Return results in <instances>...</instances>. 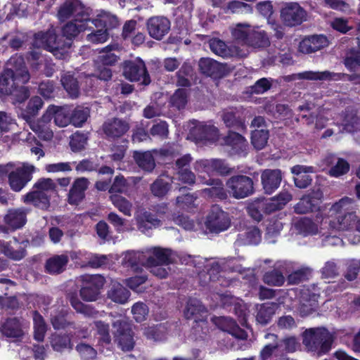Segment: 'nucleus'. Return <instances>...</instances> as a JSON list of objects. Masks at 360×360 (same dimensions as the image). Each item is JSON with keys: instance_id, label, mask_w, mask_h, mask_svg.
Returning <instances> with one entry per match:
<instances>
[{"instance_id": "nucleus-16", "label": "nucleus", "mask_w": 360, "mask_h": 360, "mask_svg": "<svg viewBox=\"0 0 360 360\" xmlns=\"http://www.w3.org/2000/svg\"><path fill=\"white\" fill-rule=\"evenodd\" d=\"M151 258L146 255V248L141 251L129 250L122 255V264L126 268H130L134 271H138L141 266L151 263Z\"/></svg>"}, {"instance_id": "nucleus-19", "label": "nucleus", "mask_w": 360, "mask_h": 360, "mask_svg": "<svg viewBox=\"0 0 360 360\" xmlns=\"http://www.w3.org/2000/svg\"><path fill=\"white\" fill-rule=\"evenodd\" d=\"M128 123L119 118L108 119L102 126L105 135L109 139L119 138L129 130Z\"/></svg>"}, {"instance_id": "nucleus-23", "label": "nucleus", "mask_w": 360, "mask_h": 360, "mask_svg": "<svg viewBox=\"0 0 360 360\" xmlns=\"http://www.w3.org/2000/svg\"><path fill=\"white\" fill-rule=\"evenodd\" d=\"M230 31L235 42L248 46L251 32L254 31V26L248 23H237L230 27Z\"/></svg>"}, {"instance_id": "nucleus-11", "label": "nucleus", "mask_w": 360, "mask_h": 360, "mask_svg": "<svg viewBox=\"0 0 360 360\" xmlns=\"http://www.w3.org/2000/svg\"><path fill=\"white\" fill-rule=\"evenodd\" d=\"M82 287L80 290L82 298L86 302L96 301L100 293V289L104 284V279L98 275H86L82 276Z\"/></svg>"}, {"instance_id": "nucleus-12", "label": "nucleus", "mask_w": 360, "mask_h": 360, "mask_svg": "<svg viewBox=\"0 0 360 360\" xmlns=\"http://www.w3.org/2000/svg\"><path fill=\"white\" fill-rule=\"evenodd\" d=\"M58 16L60 20L64 21L72 18H82L83 20H87L89 13L88 9L84 7L79 0H66L59 8Z\"/></svg>"}, {"instance_id": "nucleus-60", "label": "nucleus", "mask_w": 360, "mask_h": 360, "mask_svg": "<svg viewBox=\"0 0 360 360\" xmlns=\"http://www.w3.org/2000/svg\"><path fill=\"white\" fill-rule=\"evenodd\" d=\"M296 226L300 232L304 235H314L318 232L317 225L310 219L307 217L300 219L297 222Z\"/></svg>"}, {"instance_id": "nucleus-35", "label": "nucleus", "mask_w": 360, "mask_h": 360, "mask_svg": "<svg viewBox=\"0 0 360 360\" xmlns=\"http://www.w3.org/2000/svg\"><path fill=\"white\" fill-rule=\"evenodd\" d=\"M129 296V291L120 283H113L108 292V297L120 304L127 302Z\"/></svg>"}, {"instance_id": "nucleus-45", "label": "nucleus", "mask_w": 360, "mask_h": 360, "mask_svg": "<svg viewBox=\"0 0 360 360\" xmlns=\"http://www.w3.org/2000/svg\"><path fill=\"white\" fill-rule=\"evenodd\" d=\"M68 299L72 307L79 313L83 314L86 316L96 317L98 312L91 305L84 304L79 301L77 295L69 294Z\"/></svg>"}, {"instance_id": "nucleus-2", "label": "nucleus", "mask_w": 360, "mask_h": 360, "mask_svg": "<svg viewBox=\"0 0 360 360\" xmlns=\"http://www.w3.org/2000/svg\"><path fill=\"white\" fill-rule=\"evenodd\" d=\"M30 79L27 69H5L0 75V97L10 96L13 103H22L30 96L24 86Z\"/></svg>"}, {"instance_id": "nucleus-21", "label": "nucleus", "mask_w": 360, "mask_h": 360, "mask_svg": "<svg viewBox=\"0 0 360 360\" xmlns=\"http://www.w3.org/2000/svg\"><path fill=\"white\" fill-rule=\"evenodd\" d=\"M190 136L195 141H214L217 136V129L211 124L198 122L190 131Z\"/></svg>"}, {"instance_id": "nucleus-53", "label": "nucleus", "mask_w": 360, "mask_h": 360, "mask_svg": "<svg viewBox=\"0 0 360 360\" xmlns=\"http://www.w3.org/2000/svg\"><path fill=\"white\" fill-rule=\"evenodd\" d=\"M110 200L114 206L122 212L124 215H131L132 204L123 196L120 195H113L110 196Z\"/></svg>"}, {"instance_id": "nucleus-37", "label": "nucleus", "mask_w": 360, "mask_h": 360, "mask_svg": "<svg viewBox=\"0 0 360 360\" xmlns=\"http://www.w3.org/2000/svg\"><path fill=\"white\" fill-rule=\"evenodd\" d=\"M133 157L139 167L146 172H150L155 167V159L149 151H134Z\"/></svg>"}, {"instance_id": "nucleus-30", "label": "nucleus", "mask_w": 360, "mask_h": 360, "mask_svg": "<svg viewBox=\"0 0 360 360\" xmlns=\"http://www.w3.org/2000/svg\"><path fill=\"white\" fill-rule=\"evenodd\" d=\"M118 24L119 22L115 15L105 11L98 14L94 20L90 18L89 22V25H94L95 28H103L108 32L109 29L117 27Z\"/></svg>"}, {"instance_id": "nucleus-54", "label": "nucleus", "mask_w": 360, "mask_h": 360, "mask_svg": "<svg viewBox=\"0 0 360 360\" xmlns=\"http://www.w3.org/2000/svg\"><path fill=\"white\" fill-rule=\"evenodd\" d=\"M205 307L201 302L195 298H190L184 309V316L187 319L193 318L195 315L205 311Z\"/></svg>"}, {"instance_id": "nucleus-6", "label": "nucleus", "mask_w": 360, "mask_h": 360, "mask_svg": "<svg viewBox=\"0 0 360 360\" xmlns=\"http://www.w3.org/2000/svg\"><path fill=\"white\" fill-rule=\"evenodd\" d=\"M226 263L225 258L208 261L200 257H195L193 264L196 269L199 271L198 276L200 285L204 286L211 281L218 280L219 274L223 272L221 266Z\"/></svg>"}, {"instance_id": "nucleus-49", "label": "nucleus", "mask_w": 360, "mask_h": 360, "mask_svg": "<svg viewBox=\"0 0 360 360\" xmlns=\"http://www.w3.org/2000/svg\"><path fill=\"white\" fill-rule=\"evenodd\" d=\"M33 322L34 339L41 342L44 339L47 327L42 316L36 311L33 312Z\"/></svg>"}, {"instance_id": "nucleus-20", "label": "nucleus", "mask_w": 360, "mask_h": 360, "mask_svg": "<svg viewBox=\"0 0 360 360\" xmlns=\"http://www.w3.org/2000/svg\"><path fill=\"white\" fill-rule=\"evenodd\" d=\"M282 174L280 169H265L261 175V181L264 192L271 194L280 186Z\"/></svg>"}, {"instance_id": "nucleus-26", "label": "nucleus", "mask_w": 360, "mask_h": 360, "mask_svg": "<svg viewBox=\"0 0 360 360\" xmlns=\"http://www.w3.org/2000/svg\"><path fill=\"white\" fill-rule=\"evenodd\" d=\"M27 212L23 208L9 210L4 217L6 224L13 231L20 229L26 223Z\"/></svg>"}, {"instance_id": "nucleus-9", "label": "nucleus", "mask_w": 360, "mask_h": 360, "mask_svg": "<svg viewBox=\"0 0 360 360\" xmlns=\"http://www.w3.org/2000/svg\"><path fill=\"white\" fill-rule=\"evenodd\" d=\"M205 225L210 232L218 233L229 228L231 219L228 213L223 211L218 205H214L207 217Z\"/></svg>"}, {"instance_id": "nucleus-14", "label": "nucleus", "mask_w": 360, "mask_h": 360, "mask_svg": "<svg viewBox=\"0 0 360 360\" xmlns=\"http://www.w3.org/2000/svg\"><path fill=\"white\" fill-rule=\"evenodd\" d=\"M198 178L202 184L210 186L202 190V194L205 197L219 200H226L228 198V189L224 188L223 181L221 179H207L201 175H199Z\"/></svg>"}, {"instance_id": "nucleus-24", "label": "nucleus", "mask_w": 360, "mask_h": 360, "mask_svg": "<svg viewBox=\"0 0 360 360\" xmlns=\"http://www.w3.org/2000/svg\"><path fill=\"white\" fill-rule=\"evenodd\" d=\"M291 172L295 175L294 177L295 184L300 188H307L311 182L309 173L314 172L313 167L305 165H295L291 168Z\"/></svg>"}, {"instance_id": "nucleus-39", "label": "nucleus", "mask_w": 360, "mask_h": 360, "mask_svg": "<svg viewBox=\"0 0 360 360\" xmlns=\"http://www.w3.org/2000/svg\"><path fill=\"white\" fill-rule=\"evenodd\" d=\"M94 326L96 329L94 336L98 344L102 346L108 345L111 342L109 324L101 321H96L94 322Z\"/></svg>"}, {"instance_id": "nucleus-18", "label": "nucleus", "mask_w": 360, "mask_h": 360, "mask_svg": "<svg viewBox=\"0 0 360 360\" xmlns=\"http://www.w3.org/2000/svg\"><path fill=\"white\" fill-rule=\"evenodd\" d=\"M90 182L85 177L77 178L72 183L68 195V202L70 205H77L85 198V192Z\"/></svg>"}, {"instance_id": "nucleus-61", "label": "nucleus", "mask_w": 360, "mask_h": 360, "mask_svg": "<svg viewBox=\"0 0 360 360\" xmlns=\"http://www.w3.org/2000/svg\"><path fill=\"white\" fill-rule=\"evenodd\" d=\"M170 188L169 181L158 178L150 186L152 193L157 197L164 196Z\"/></svg>"}, {"instance_id": "nucleus-56", "label": "nucleus", "mask_w": 360, "mask_h": 360, "mask_svg": "<svg viewBox=\"0 0 360 360\" xmlns=\"http://www.w3.org/2000/svg\"><path fill=\"white\" fill-rule=\"evenodd\" d=\"M188 101V92L186 89H179L170 97L169 103L172 106L180 110L184 108Z\"/></svg>"}, {"instance_id": "nucleus-7", "label": "nucleus", "mask_w": 360, "mask_h": 360, "mask_svg": "<svg viewBox=\"0 0 360 360\" xmlns=\"http://www.w3.org/2000/svg\"><path fill=\"white\" fill-rule=\"evenodd\" d=\"M228 192L236 199L245 198L254 192L252 179L245 175H235L226 182Z\"/></svg>"}, {"instance_id": "nucleus-47", "label": "nucleus", "mask_w": 360, "mask_h": 360, "mask_svg": "<svg viewBox=\"0 0 360 360\" xmlns=\"http://www.w3.org/2000/svg\"><path fill=\"white\" fill-rule=\"evenodd\" d=\"M225 141L227 145L231 146L236 153L243 152L247 147L245 139L238 133L230 131L226 137Z\"/></svg>"}, {"instance_id": "nucleus-43", "label": "nucleus", "mask_w": 360, "mask_h": 360, "mask_svg": "<svg viewBox=\"0 0 360 360\" xmlns=\"http://www.w3.org/2000/svg\"><path fill=\"white\" fill-rule=\"evenodd\" d=\"M43 104L44 103L40 97L37 96H33L29 101L25 112H22L21 117L26 122H30V120L38 114Z\"/></svg>"}, {"instance_id": "nucleus-5", "label": "nucleus", "mask_w": 360, "mask_h": 360, "mask_svg": "<svg viewBox=\"0 0 360 360\" xmlns=\"http://www.w3.org/2000/svg\"><path fill=\"white\" fill-rule=\"evenodd\" d=\"M333 340V335L324 328H310L304 333V345L309 350L319 354L330 349Z\"/></svg>"}, {"instance_id": "nucleus-3", "label": "nucleus", "mask_w": 360, "mask_h": 360, "mask_svg": "<svg viewBox=\"0 0 360 360\" xmlns=\"http://www.w3.org/2000/svg\"><path fill=\"white\" fill-rule=\"evenodd\" d=\"M356 209L354 200L349 197H344L333 203L329 209V214L335 219L328 221L329 229L334 232L354 231L357 218Z\"/></svg>"}, {"instance_id": "nucleus-42", "label": "nucleus", "mask_w": 360, "mask_h": 360, "mask_svg": "<svg viewBox=\"0 0 360 360\" xmlns=\"http://www.w3.org/2000/svg\"><path fill=\"white\" fill-rule=\"evenodd\" d=\"M61 83L70 97L75 98L79 94V87L77 79L70 72L61 76Z\"/></svg>"}, {"instance_id": "nucleus-64", "label": "nucleus", "mask_w": 360, "mask_h": 360, "mask_svg": "<svg viewBox=\"0 0 360 360\" xmlns=\"http://www.w3.org/2000/svg\"><path fill=\"white\" fill-rule=\"evenodd\" d=\"M131 313L137 322H141L146 320L148 314V307L145 303L138 302L132 306Z\"/></svg>"}, {"instance_id": "nucleus-28", "label": "nucleus", "mask_w": 360, "mask_h": 360, "mask_svg": "<svg viewBox=\"0 0 360 360\" xmlns=\"http://www.w3.org/2000/svg\"><path fill=\"white\" fill-rule=\"evenodd\" d=\"M69 262L66 255H56L49 257L45 264V270L50 274H59L65 270Z\"/></svg>"}, {"instance_id": "nucleus-62", "label": "nucleus", "mask_w": 360, "mask_h": 360, "mask_svg": "<svg viewBox=\"0 0 360 360\" xmlns=\"http://www.w3.org/2000/svg\"><path fill=\"white\" fill-rule=\"evenodd\" d=\"M71 122V116L65 108L55 106L54 123L60 127H64Z\"/></svg>"}, {"instance_id": "nucleus-22", "label": "nucleus", "mask_w": 360, "mask_h": 360, "mask_svg": "<svg viewBox=\"0 0 360 360\" xmlns=\"http://www.w3.org/2000/svg\"><path fill=\"white\" fill-rule=\"evenodd\" d=\"M328 44L327 38L323 35H314L304 39L299 45V50L303 53L316 52Z\"/></svg>"}, {"instance_id": "nucleus-51", "label": "nucleus", "mask_w": 360, "mask_h": 360, "mask_svg": "<svg viewBox=\"0 0 360 360\" xmlns=\"http://www.w3.org/2000/svg\"><path fill=\"white\" fill-rule=\"evenodd\" d=\"M269 131L266 129H253L251 136V142L257 150L262 149L267 143Z\"/></svg>"}, {"instance_id": "nucleus-55", "label": "nucleus", "mask_w": 360, "mask_h": 360, "mask_svg": "<svg viewBox=\"0 0 360 360\" xmlns=\"http://www.w3.org/2000/svg\"><path fill=\"white\" fill-rule=\"evenodd\" d=\"M311 274V269L308 267L302 266L292 271L288 276V282L292 285L298 284L306 280Z\"/></svg>"}, {"instance_id": "nucleus-8", "label": "nucleus", "mask_w": 360, "mask_h": 360, "mask_svg": "<svg viewBox=\"0 0 360 360\" xmlns=\"http://www.w3.org/2000/svg\"><path fill=\"white\" fill-rule=\"evenodd\" d=\"M194 169L198 176L206 173L208 175L218 174L226 176L233 172V169L221 159L199 160L194 163Z\"/></svg>"}, {"instance_id": "nucleus-10", "label": "nucleus", "mask_w": 360, "mask_h": 360, "mask_svg": "<svg viewBox=\"0 0 360 360\" xmlns=\"http://www.w3.org/2000/svg\"><path fill=\"white\" fill-rule=\"evenodd\" d=\"M36 167L28 163H24L22 167H16L9 176L8 184L15 192L20 191L32 179Z\"/></svg>"}, {"instance_id": "nucleus-13", "label": "nucleus", "mask_w": 360, "mask_h": 360, "mask_svg": "<svg viewBox=\"0 0 360 360\" xmlns=\"http://www.w3.org/2000/svg\"><path fill=\"white\" fill-rule=\"evenodd\" d=\"M281 18L285 25L292 27L307 20V12L297 3H286L281 8Z\"/></svg>"}, {"instance_id": "nucleus-15", "label": "nucleus", "mask_w": 360, "mask_h": 360, "mask_svg": "<svg viewBox=\"0 0 360 360\" xmlns=\"http://www.w3.org/2000/svg\"><path fill=\"white\" fill-rule=\"evenodd\" d=\"M113 327L116 328L115 336L122 349L131 350L134 346V340L129 325L125 321L118 320L113 323Z\"/></svg>"}, {"instance_id": "nucleus-33", "label": "nucleus", "mask_w": 360, "mask_h": 360, "mask_svg": "<svg viewBox=\"0 0 360 360\" xmlns=\"http://www.w3.org/2000/svg\"><path fill=\"white\" fill-rule=\"evenodd\" d=\"M292 195L288 191H281L278 195L271 198L265 204L266 212H272L282 209L288 202L292 200Z\"/></svg>"}, {"instance_id": "nucleus-57", "label": "nucleus", "mask_w": 360, "mask_h": 360, "mask_svg": "<svg viewBox=\"0 0 360 360\" xmlns=\"http://www.w3.org/2000/svg\"><path fill=\"white\" fill-rule=\"evenodd\" d=\"M17 127L15 120L11 114L4 111L0 112V130L2 133L14 131Z\"/></svg>"}, {"instance_id": "nucleus-25", "label": "nucleus", "mask_w": 360, "mask_h": 360, "mask_svg": "<svg viewBox=\"0 0 360 360\" xmlns=\"http://www.w3.org/2000/svg\"><path fill=\"white\" fill-rule=\"evenodd\" d=\"M288 265L289 264L284 262L277 265L274 269L266 272L263 276L264 282L269 285L281 286L285 280L283 271H285L286 274L290 273V271L288 270Z\"/></svg>"}, {"instance_id": "nucleus-32", "label": "nucleus", "mask_w": 360, "mask_h": 360, "mask_svg": "<svg viewBox=\"0 0 360 360\" xmlns=\"http://www.w3.org/2000/svg\"><path fill=\"white\" fill-rule=\"evenodd\" d=\"M316 198L311 195H304L300 202L294 207L295 212L297 214H306L312 212L318 207L319 200L321 197L319 193H316Z\"/></svg>"}, {"instance_id": "nucleus-58", "label": "nucleus", "mask_w": 360, "mask_h": 360, "mask_svg": "<svg viewBox=\"0 0 360 360\" xmlns=\"http://www.w3.org/2000/svg\"><path fill=\"white\" fill-rule=\"evenodd\" d=\"M92 28L90 30L91 32L86 35V40L93 44H103L109 39V33L106 30L103 28Z\"/></svg>"}, {"instance_id": "nucleus-29", "label": "nucleus", "mask_w": 360, "mask_h": 360, "mask_svg": "<svg viewBox=\"0 0 360 360\" xmlns=\"http://www.w3.org/2000/svg\"><path fill=\"white\" fill-rule=\"evenodd\" d=\"M115 49V45H108L99 50L94 58L96 64L98 66L115 65L118 60V57L112 52Z\"/></svg>"}, {"instance_id": "nucleus-44", "label": "nucleus", "mask_w": 360, "mask_h": 360, "mask_svg": "<svg viewBox=\"0 0 360 360\" xmlns=\"http://www.w3.org/2000/svg\"><path fill=\"white\" fill-rule=\"evenodd\" d=\"M50 342L52 348L56 352L72 349L71 338L68 335L55 333L51 335Z\"/></svg>"}, {"instance_id": "nucleus-4", "label": "nucleus", "mask_w": 360, "mask_h": 360, "mask_svg": "<svg viewBox=\"0 0 360 360\" xmlns=\"http://www.w3.org/2000/svg\"><path fill=\"white\" fill-rule=\"evenodd\" d=\"M57 194V184L51 178H40L33 185L32 190L25 195L23 200L41 210L50 205L51 198Z\"/></svg>"}, {"instance_id": "nucleus-48", "label": "nucleus", "mask_w": 360, "mask_h": 360, "mask_svg": "<svg viewBox=\"0 0 360 360\" xmlns=\"http://www.w3.org/2000/svg\"><path fill=\"white\" fill-rule=\"evenodd\" d=\"M14 247L11 243L5 244L1 249L2 252L8 257L13 260H20L26 255L24 248L19 245L16 239L14 240Z\"/></svg>"}, {"instance_id": "nucleus-31", "label": "nucleus", "mask_w": 360, "mask_h": 360, "mask_svg": "<svg viewBox=\"0 0 360 360\" xmlns=\"http://www.w3.org/2000/svg\"><path fill=\"white\" fill-rule=\"evenodd\" d=\"M146 253L151 258V263H148V265H151L155 263L161 264H168L170 261L171 250L169 249H164L159 247H151L146 248Z\"/></svg>"}, {"instance_id": "nucleus-36", "label": "nucleus", "mask_w": 360, "mask_h": 360, "mask_svg": "<svg viewBox=\"0 0 360 360\" xmlns=\"http://www.w3.org/2000/svg\"><path fill=\"white\" fill-rule=\"evenodd\" d=\"M270 45V40L264 30L259 27H254L250 37L248 46L254 49H263Z\"/></svg>"}, {"instance_id": "nucleus-38", "label": "nucleus", "mask_w": 360, "mask_h": 360, "mask_svg": "<svg viewBox=\"0 0 360 360\" xmlns=\"http://www.w3.org/2000/svg\"><path fill=\"white\" fill-rule=\"evenodd\" d=\"M262 239L261 232L255 226L248 228L244 233L238 236V245H257Z\"/></svg>"}, {"instance_id": "nucleus-34", "label": "nucleus", "mask_w": 360, "mask_h": 360, "mask_svg": "<svg viewBox=\"0 0 360 360\" xmlns=\"http://www.w3.org/2000/svg\"><path fill=\"white\" fill-rule=\"evenodd\" d=\"M0 331L8 338H19L22 335L21 326L17 318L6 319L0 327Z\"/></svg>"}, {"instance_id": "nucleus-17", "label": "nucleus", "mask_w": 360, "mask_h": 360, "mask_svg": "<svg viewBox=\"0 0 360 360\" xmlns=\"http://www.w3.org/2000/svg\"><path fill=\"white\" fill-rule=\"evenodd\" d=\"M146 25L150 36L156 40H161L170 30L171 22L165 17L154 16L148 20Z\"/></svg>"}, {"instance_id": "nucleus-40", "label": "nucleus", "mask_w": 360, "mask_h": 360, "mask_svg": "<svg viewBox=\"0 0 360 360\" xmlns=\"http://www.w3.org/2000/svg\"><path fill=\"white\" fill-rule=\"evenodd\" d=\"M136 220L138 229L144 233H146L150 229L160 225V221L148 212L141 214L137 217Z\"/></svg>"}, {"instance_id": "nucleus-59", "label": "nucleus", "mask_w": 360, "mask_h": 360, "mask_svg": "<svg viewBox=\"0 0 360 360\" xmlns=\"http://www.w3.org/2000/svg\"><path fill=\"white\" fill-rule=\"evenodd\" d=\"M194 69H180L177 73V84L181 86H189L192 83L197 82L196 77H193Z\"/></svg>"}, {"instance_id": "nucleus-46", "label": "nucleus", "mask_w": 360, "mask_h": 360, "mask_svg": "<svg viewBox=\"0 0 360 360\" xmlns=\"http://www.w3.org/2000/svg\"><path fill=\"white\" fill-rule=\"evenodd\" d=\"M124 75L131 82H139L142 84L148 85L150 83L147 69H125Z\"/></svg>"}, {"instance_id": "nucleus-63", "label": "nucleus", "mask_w": 360, "mask_h": 360, "mask_svg": "<svg viewBox=\"0 0 360 360\" xmlns=\"http://www.w3.org/2000/svg\"><path fill=\"white\" fill-rule=\"evenodd\" d=\"M86 141L87 137L86 134L76 132L70 138V146L72 151L78 152L84 148Z\"/></svg>"}, {"instance_id": "nucleus-27", "label": "nucleus", "mask_w": 360, "mask_h": 360, "mask_svg": "<svg viewBox=\"0 0 360 360\" xmlns=\"http://www.w3.org/2000/svg\"><path fill=\"white\" fill-rule=\"evenodd\" d=\"M277 307V304L274 302L257 304L255 306L257 322L262 326L268 324L275 314Z\"/></svg>"}, {"instance_id": "nucleus-52", "label": "nucleus", "mask_w": 360, "mask_h": 360, "mask_svg": "<svg viewBox=\"0 0 360 360\" xmlns=\"http://www.w3.org/2000/svg\"><path fill=\"white\" fill-rule=\"evenodd\" d=\"M90 110L87 107L77 106L71 114V123L75 127H81L89 116Z\"/></svg>"}, {"instance_id": "nucleus-1", "label": "nucleus", "mask_w": 360, "mask_h": 360, "mask_svg": "<svg viewBox=\"0 0 360 360\" xmlns=\"http://www.w3.org/2000/svg\"><path fill=\"white\" fill-rule=\"evenodd\" d=\"M89 22V16L87 20L82 18L72 20L63 27L61 36H57L53 27L46 32H39L34 36L32 45L50 51L56 58H65L71 47L72 39L80 32L92 28Z\"/></svg>"}, {"instance_id": "nucleus-41", "label": "nucleus", "mask_w": 360, "mask_h": 360, "mask_svg": "<svg viewBox=\"0 0 360 360\" xmlns=\"http://www.w3.org/2000/svg\"><path fill=\"white\" fill-rule=\"evenodd\" d=\"M342 129L339 127V132H352L360 128L359 119L352 110H347L343 120L340 123Z\"/></svg>"}, {"instance_id": "nucleus-50", "label": "nucleus", "mask_w": 360, "mask_h": 360, "mask_svg": "<svg viewBox=\"0 0 360 360\" xmlns=\"http://www.w3.org/2000/svg\"><path fill=\"white\" fill-rule=\"evenodd\" d=\"M143 334L148 340L160 341L165 338L166 328L162 324L145 327L143 328Z\"/></svg>"}]
</instances>
